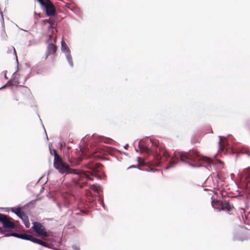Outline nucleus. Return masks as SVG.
Returning <instances> with one entry per match:
<instances>
[{"label":"nucleus","mask_w":250,"mask_h":250,"mask_svg":"<svg viewBox=\"0 0 250 250\" xmlns=\"http://www.w3.org/2000/svg\"><path fill=\"white\" fill-rule=\"evenodd\" d=\"M51 36H50L49 39L47 40L46 42H48L49 44V43H51Z\"/></svg>","instance_id":"23"},{"label":"nucleus","mask_w":250,"mask_h":250,"mask_svg":"<svg viewBox=\"0 0 250 250\" xmlns=\"http://www.w3.org/2000/svg\"><path fill=\"white\" fill-rule=\"evenodd\" d=\"M0 15L1 16V22L2 23V26H4V19L2 13L0 11Z\"/></svg>","instance_id":"20"},{"label":"nucleus","mask_w":250,"mask_h":250,"mask_svg":"<svg viewBox=\"0 0 250 250\" xmlns=\"http://www.w3.org/2000/svg\"><path fill=\"white\" fill-rule=\"evenodd\" d=\"M20 238L23 240H29L33 242L34 237L30 234H21Z\"/></svg>","instance_id":"11"},{"label":"nucleus","mask_w":250,"mask_h":250,"mask_svg":"<svg viewBox=\"0 0 250 250\" xmlns=\"http://www.w3.org/2000/svg\"><path fill=\"white\" fill-rule=\"evenodd\" d=\"M180 159V161L188 164L192 167H200L207 165L206 168L209 170L212 163L211 160L208 157L201 156L195 150H192L189 152H178L174 153L169 162V166L165 167L167 170L170 167H174L178 163L176 160Z\"/></svg>","instance_id":"1"},{"label":"nucleus","mask_w":250,"mask_h":250,"mask_svg":"<svg viewBox=\"0 0 250 250\" xmlns=\"http://www.w3.org/2000/svg\"><path fill=\"white\" fill-rule=\"evenodd\" d=\"M247 155L250 157V154L248 153Z\"/></svg>","instance_id":"34"},{"label":"nucleus","mask_w":250,"mask_h":250,"mask_svg":"<svg viewBox=\"0 0 250 250\" xmlns=\"http://www.w3.org/2000/svg\"><path fill=\"white\" fill-rule=\"evenodd\" d=\"M32 229L40 235L44 237H46L47 236L44 227L40 223L34 222L33 223Z\"/></svg>","instance_id":"6"},{"label":"nucleus","mask_w":250,"mask_h":250,"mask_svg":"<svg viewBox=\"0 0 250 250\" xmlns=\"http://www.w3.org/2000/svg\"><path fill=\"white\" fill-rule=\"evenodd\" d=\"M61 50L62 52L65 54V57L69 65L71 67L73 66V64L70 54V49L67 44L64 42L63 39H62L61 41Z\"/></svg>","instance_id":"5"},{"label":"nucleus","mask_w":250,"mask_h":250,"mask_svg":"<svg viewBox=\"0 0 250 250\" xmlns=\"http://www.w3.org/2000/svg\"><path fill=\"white\" fill-rule=\"evenodd\" d=\"M10 83V81L8 82L6 84H5L4 86L0 87V89L4 88V87H5Z\"/></svg>","instance_id":"21"},{"label":"nucleus","mask_w":250,"mask_h":250,"mask_svg":"<svg viewBox=\"0 0 250 250\" xmlns=\"http://www.w3.org/2000/svg\"><path fill=\"white\" fill-rule=\"evenodd\" d=\"M33 242L36 243V244H38L43 246L44 247H47V245L45 244V243H44V242L42 241L41 240H40V239H37L35 237L33 239Z\"/></svg>","instance_id":"13"},{"label":"nucleus","mask_w":250,"mask_h":250,"mask_svg":"<svg viewBox=\"0 0 250 250\" xmlns=\"http://www.w3.org/2000/svg\"><path fill=\"white\" fill-rule=\"evenodd\" d=\"M220 209L229 211L231 210V206L229 202L222 203Z\"/></svg>","instance_id":"10"},{"label":"nucleus","mask_w":250,"mask_h":250,"mask_svg":"<svg viewBox=\"0 0 250 250\" xmlns=\"http://www.w3.org/2000/svg\"><path fill=\"white\" fill-rule=\"evenodd\" d=\"M45 134H46V139H48V137H47V134H46V132H45Z\"/></svg>","instance_id":"32"},{"label":"nucleus","mask_w":250,"mask_h":250,"mask_svg":"<svg viewBox=\"0 0 250 250\" xmlns=\"http://www.w3.org/2000/svg\"><path fill=\"white\" fill-rule=\"evenodd\" d=\"M99 202L100 203L101 205L102 206V207L104 209H105L106 207H105V205H104V203L103 199L102 198H101L100 196H99Z\"/></svg>","instance_id":"19"},{"label":"nucleus","mask_w":250,"mask_h":250,"mask_svg":"<svg viewBox=\"0 0 250 250\" xmlns=\"http://www.w3.org/2000/svg\"><path fill=\"white\" fill-rule=\"evenodd\" d=\"M140 157H138V158H137V161H138V162H140Z\"/></svg>","instance_id":"30"},{"label":"nucleus","mask_w":250,"mask_h":250,"mask_svg":"<svg viewBox=\"0 0 250 250\" xmlns=\"http://www.w3.org/2000/svg\"><path fill=\"white\" fill-rule=\"evenodd\" d=\"M160 162H158V163L156 164V166H159V165H160Z\"/></svg>","instance_id":"31"},{"label":"nucleus","mask_w":250,"mask_h":250,"mask_svg":"<svg viewBox=\"0 0 250 250\" xmlns=\"http://www.w3.org/2000/svg\"><path fill=\"white\" fill-rule=\"evenodd\" d=\"M159 158H160V157H159V156H158V160H159Z\"/></svg>","instance_id":"36"},{"label":"nucleus","mask_w":250,"mask_h":250,"mask_svg":"<svg viewBox=\"0 0 250 250\" xmlns=\"http://www.w3.org/2000/svg\"><path fill=\"white\" fill-rule=\"evenodd\" d=\"M21 234H18V233H11L10 234H6L5 236H14V237H17V238H20Z\"/></svg>","instance_id":"18"},{"label":"nucleus","mask_w":250,"mask_h":250,"mask_svg":"<svg viewBox=\"0 0 250 250\" xmlns=\"http://www.w3.org/2000/svg\"><path fill=\"white\" fill-rule=\"evenodd\" d=\"M56 45H54L52 43H49L47 46V54H53L56 52Z\"/></svg>","instance_id":"9"},{"label":"nucleus","mask_w":250,"mask_h":250,"mask_svg":"<svg viewBox=\"0 0 250 250\" xmlns=\"http://www.w3.org/2000/svg\"><path fill=\"white\" fill-rule=\"evenodd\" d=\"M157 169H153V168H150V171H153V172H154V171H157Z\"/></svg>","instance_id":"26"},{"label":"nucleus","mask_w":250,"mask_h":250,"mask_svg":"<svg viewBox=\"0 0 250 250\" xmlns=\"http://www.w3.org/2000/svg\"><path fill=\"white\" fill-rule=\"evenodd\" d=\"M249 230L246 228L242 227L236 231L233 234V239L237 241H244L248 238L247 233Z\"/></svg>","instance_id":"3"},{"label":"nucleus","mask_w":250,"mask_h":250,"mask_svg":"<svg viewBox=\"0 0 250 250\" xmlns=\"http://www.w3.org/2000/svg\"><path fill=\"white\" fill-rule=\"evenodd\" d=\"M0 222H1L4 228L14 229V223L9 220V219L5 215L0 214Z\"/></svg>","instance_id":"7"},{"label":"nucleus","mask_w":250,"mask_h":250,"mask_svg":"<svg viewBox=\"0 0 250 250\" xmlns=\"http://www.w3.org/2000/svg\"><path fill=\"white\" fill-rule=\"evenodd\" d=\"M89 188L92 189L95 192L99 193V187L95 185H90L89 186Z\"/></svg>","instance_id":"14"},{"label":"nucleus","mask_w":250,"mask_h":250,"mask_svg":"<svg viewBox=\"0 0 250 250\" xmlns=\"http://www.w3.org/2000/svg\"><path fill=\"white\" fill-rule=\"evenodd\" d=\"M4 78H5V79H7V77H6V73H4Z\"/></svg>","instance_id":"28"},{"label":"nucleus","mask_w":250,"mask_h":250,"mask_svg":"<svg viewBox=\"0 0 250 250\" xmlns=\"http://www.w3.org/2000/svg\"><path fill=\"white\" fill-rule=\"evenodd\" d=\"M13 49H14V53L15 54V57H16V61H18L16 53V50H15V49L14 47H13Z\"/></svg>","instance_id":"25"},{"label":"nucleus","mask_w":250,"mask_h":250,"mask_svg":"<svg viewBox=\"0 0 250 250\" xmlns=\"http://www.w3.org/2000/svg\"><path fill=\"white\" fill-rule=\"evenodd\" d=\"M41 5L43 4V2L44 1L43 0H37Z\"/></svg>","instance_id":"24"},{"label":"nucleus","mask_w":250,"mask_h":250,"mask_svg":"<svg viewBox=\"0 0 250 250\" xmlns=\"http://www.w3.org/2000/svg\"><path fill=\"white\" fill-rule=\"evenodd\" d=\"M54 167L60 173L73 174L74 175L73 179L76 183L77 181H79L80 183L82 184L84 183L85 181L93 180V178L90 177L87 173L81 171L80 170L73 169L69 167L67 165L62 162L60 156L57 153L56 151L54 150Z\"/></svg>","instance_id":"2"},{"label":"nucleus","mask_w":250,"mask_h":250,"mask_svg":"<svg viewBox=\"0 0 250 250\" xmlns=\"http://www.w3.org/2000/svg\"><path fill=\"white\" fill-rule=\"evenodd\" d=\"M42 9L45 11L47 16H52L55 14L54 6L50 0H44L43 4L41 5Z\"/></svg>","instance_id":"4"},{"label":"nucleus","mask_w":250,"mask_h":250,"mask_svg":"<svg viewBox=\"0 0 250 250\" xmlns=\"http://www.w3.org/2000/svg\"><path fill=\"white\" fill-rule=\"evenodd\" d=\"M72 248L74 249V250H79V248L77 247L76 246H73Z\"/></svg>","instance_id":"22"},{"label":"nucleus","mask_w":250,"mask_h":250,"mask_svg":"<svg viewBox=\"0 0 250 250\" xmlns=\"http://www.w3.org/2000/svg\"><path fill=\"white\" fill-rule=\"evenodd\" d=\"M12 211L17 214L22 220L23 219H25L26 217H27L25 214L19 208H15V209L12 208Z\"/></svg>","instance_id":"8"},{"label":"nucleus","mask_w":250,"mask_h":250,"mask_svg":"<svg viewBox=\"0 0 250 250\" xmlns=\"http://www.w3.org/2000/svg\"><path fill=\"white\" fill-rule=\"evenodd\" d=\"M135 167V166H134V165H132V166H131L127 168V169H129V168H132V167Z\"/></svg>","instance_id":"27"},{"label":"nucleus","mask_w":250,"mask_h":250,"mask_svg":"<svg viewBox=\"0 0 250 250\" xmlns=\"http://www.w3.org/2000/svg\"><path fill=\"white\" fill-rule=\"evenodd\" d=\"M219 141L218 142V144H219L220 149H223V146L225 144V143L223 142V138L225 139V137H222L219 136Z\"/></svg>","instance_id":"15"},{"label":"nucleus","mask_w":250,"mask_h":250,"mask_svg":"<svg viewBox=\"0 0 250 250\" xmlns=\"http://www.w3.org/2000/svg\"><path fill=\"white\" fill-rule=\"evenodd\" d=\"M92 176H94V173H92Z\"/></svg>","instance_id":"35"},{"label":"nucleus","mask_w":250,"mask_h":250,"mask_svg":"<svg viewBox=\"0 0 250 250\" xmlns=\"http://www.w3.org/2000/svg\"><path fill=\"white\" fill-rule=\"evenodd\" d=\"M84 212V213H87V211H84V212Z\"/></svg>","instance_id":"33"},{"label":"nucleus","mask_w":250,"mask_h":250,"mask_svg":"<svg viewBox=\"0 0 250 250\" xmlns=\"http://www.w3.org/2000/svg\"><path fill=\"white\" fill-rule=\"evenodd\" d=\"M127 147H128V144H126V145H125V146H124L125 148V149H127Z\"/></svg>","instance_id":"29"},{"label":"nucleus","mask_w":250,"mask_h":250,"mask_svg":"<svg viewBox=\"0 0 250 250\" xmlns=\"http://www.w3.org/2000/svg\"><path fill=\"white\" fill-rule=\"evenodd\" d=\"M22 221H23L24 222V224L26 227V228H29L30 227V223H29V221L28 220V218L27 217H26V219H22Z\"/></svg>","instance_id":"16"},{"label":"nucleus","mask_w":250,"mask_h":250,"mask_svg":"<svg viewBox=\"0 0 250 250\" xmlns=\"http://www.w3.org/2000/svg\"><path fill=\"white\" fill-rule=\"evenodd\" d=\"M139 147L141 153H149L150 152V150L147 147L141 146L140 144H139Z\"/></svg>","instance_id":"12"},{"label":"nucleus","mask_w":250,"mask_h":250,"mask_svg":"<svg viewBox=\"0 0 250 250\" xmlns=\"http://www.w3.org/2000/svg\"><path fill=\"white\" fill-rule=\"evenodd\" d=\"M162 154L163 155V156L167 160L168 158H169L170 156L169 155V154L168 153V152L165 150H162Z\"/></svg>","instance_id":"17"}]
</instances>
